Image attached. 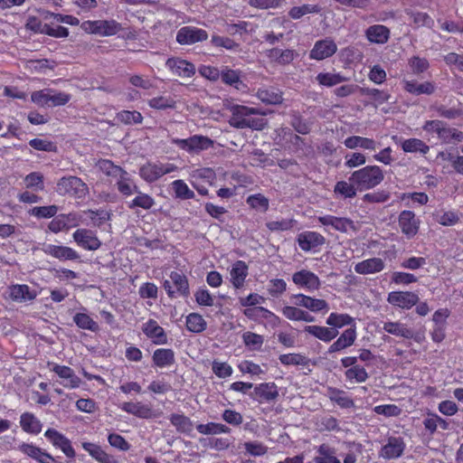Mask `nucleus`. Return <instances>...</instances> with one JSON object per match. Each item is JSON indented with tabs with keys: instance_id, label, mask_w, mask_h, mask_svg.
Segmentation results:
<instances>
[{
	"instance_id": "f257e3e1",
	"label": "nucleus",
	"mask_w": 463,
	"mask_h": 463,
	"mask_svg": "<svg viewBox=\"0 0 463 463\" xmlns=\"http://www.w3.org/2000/svg\"><path fill=\"white\" fill-rule=\"evenodd\" d=\"M227 109L231 112L228 123L234 128L262 130L267 126V120L265 118L253 117L260 114L256 108L232 104Z\"/></svg>"
},
{
	"instance_id": "f03ea898",
	"label": "nucleus",
	"mask_w": 463,
	"mask_h": 463,
	"mask_svg": "<svg viewBox=\"0 0 463 463\" xmlns=\"http://www.w3.org/2000/svg\"><path fill=\"white\" fill-rule=\"evenodd\" d=\"M384 179L383 170L379 165H366L354 171L349 181L354 183L359 192L371 190L378 186Z\"/></svg>"
},
{
	"instance_id": "7ed1b4c3",
	"label": "nucleus",
	"mask_w": 463,
	"mask_h": 463,
	"mask_svg": "<svg viewBox=\"0 0 463 463\" xmlns=\"http://www.w3.org/2000/svg\"><path fill=\"white\" fill-rule=\"evenodd\" d=\"M80 29L89 34L109 37L118 34L123 30L120 23L110 20H87L80 24Z\"/></svg>"
},
{
	"instance_id": "20e7f679",
	"label": "nucleus",
	"mask_w": 463,
	"mask_h": 463,
	"mask_svg": "<svg viewBox=\"0 0 463 463\" xmlns=\"http://www.w3.org/2000/svg\"><path fill=\"white\" fill-rule=\"evenodd\" d=\"M423 130L429 134H435L444 144H449L453 140L462 141L463 140V132L448 127V125L439 119L434 120H427L423 127Z\"/></svg>"
},
{
	"instance_id": "39448f33",
	"label": "nucleus",
	"mask_w": 463,
	"mask_h": 463,
	"mask_svg": "<svg viewBox=\"0 0 463 463\" xmlns=\"http://www.w3.org/2000/svg\"><path fill=\"white\" fill-rule=\"evenodd\" d=\"M178 167L172 163H162L160 161H148L139 168L140 177L146 183H155L162 176L175 172Z\"/></svg>"
},
{
	"instance_id": "423d86ee",
	"label": "nucleus",
	"mask_w": 463,
	"mask_h": 463,
	"mask_svg": "<svg viewBox=\"0 0 463 463\" xmlns=\"http://www.w3.org/2000/svg\"><path fill=\"white\" fill-rule=\"evenodd\" d=\"M172 144L188 154H199L213 146L214 141L207 136L193 135L188 138H173Z\"/></svg>"
},
{
	"instance_id": "0eeeda50",
	"label": "nucleus",
	"mask_w": 463,
	"mask_h": 463,
	"mask_svg": "<svg viewBox=\"0 0 463 463\" xmlns=\"http://www.w3.org/2000/svg\"><path fill=\"white\" fill-rule=\"evenodd\" d=\"M169 278L170 279H165L163 282V288L170 298H186L189 296V281L184 273L171 271Z\"/></svg>"
},
{
	"instance_id": "6e6552de",
	"label": "nucleus",
	"mask_w": 463,
	"mask_h": 463,
	"mask_svg": "<svg viewBox=\"0 0 463 463\" xmlns=\"http://www.w3.org/2000/svg\"><path fill=\"white\" fill-rule=\"evenodd\" d=\"M56 192L61 195L69 194L76 198H82L88 193V186L78 176H63L57 182Z\"/></svg>"
},
{
	"instance_id": "1a4fd4ad",
	"label": "nucleus",
	"mask_w": 463,
	"mask_h": 463,
	"mask_svg": "<svg viewBox=\"0 0 463 463\" xmlns=\"http://www.w3.org/2000/svg\"><path fill=\"white\" fill-rule=\"evenodd\" d=\"M317 222L325 227V231L328 232L326 228L330 227L335 232L341 233L356 232L358 227L356 226L354 220L349 217H340L331 214H325L317 217Z\"/></svg>"
},
{
	"instance_id": "9d476101",
	"label": "nucleus",
	"mask_w": 463,
	"mask_h": 463,
	"mask_svg": "<svg viewBox=\"0 0 463 463\" xmlns=\"http://www.w3.org/2000/svg\"><path fill=\"white\" fill-rule=\"evenodd\" d=\"M208 36L204 29L187 25L177 31L175 40L181 45H193L206 41Z\"/></svg>"
},
{
	"instance_id": "9b49d317",
	"label": "nucleus",
	"mask_w": 463,
	"mask_h": 463,
	"mask_svg": "<svg viewBox=\"0 0 463 463\" xmlns=\"http://www.w3.org/2000/svg\"><path fill=\"white\" fill-rule=\"evenodd\" d=\"M72 238L79 247L86 250L94 251L99 250L101 246V241L97 236V232L90 229H77L72 233Z\"/></svg>"
},
{
	"instance_id": "f8f14e48",
	"label": "nucleus",
	"mask_w": 463,
	"mask_h": 463,
	"mask_svg": "<svg viewBox=\"0 0 463 463\" xmlns=\"http://www.w3.org/2000/svg\"><path fill=\"white\" fill-rule=\"evenodd\" d=\"M44 437L55 449H61L67 458H75L76 453L71 441L61 432L53 428H49L45 430Z\"/></svg>"
},
{
	"instance_id": "ddd939ff",
	"label": "nucleus",
	"mask_w": 463,
	"mask_h": 463,
	"mask_svg": "<svg viewBox=\"0 0 463 463\" xmlns=\"http://www.w3.org/2000/svg\"><path fill=\"white\" fill-rule=\"evenodd\" d=\"M398 224L402 233L410 240L419 232L420 221L412 211L403 210L398 216Z\"/></svg>"
},
{
	"instance_id": "4468645a",
	"label": "nucleus",
	"mask_w": 463,
	"mask_h": 463,
	"mask_svg": "<svg viewBox=\"0 0 463 463\" xmlns=\"http://www.w3.org/2000/svg\"><path fill=\"white\" fill-rule=\"evenodd\" d=\"M292 281L298 288H304L309 292L318 290L321 287L318 276L305 269L293 273Z\"/></svg>"
},
{
	"instance_id": "2eb2a0df",
	"label": "nucleus",
	"mask_w": 463,
	"mask_h": 463,
	"mask_svg": "<svg viewBox=\"0 0 463 463\" xmlns=\"http://www.w3.org/2000/svg\"><path fill=\"white\" fill-rule=\"evenodd\" d=\"M387 301L392 307L409 310L417 305L420 298L412 291H392L387 296Z\"/></svg>"
},
{
	"instance_id": "dca6fc26",
	"label": "nucleus",
	"mask_w": 463,
	"mask_h": 463,
	"mask_svg": "<svg viewBox=\"0 0 463 463\" xmlns=\"http://www.w3.org/2000/svg\"><path fill=\"white\" fill-rule=\"evenodd\" d=\"M43 251L46 255L58 259L61 261H80V253L69 246L45 244L43 247Z\"/></svg>"
},
{
	"instance_id": "f3484780",
	"label": "nucleus",
	"mask_w": 463,
	"mask_h": 463,
	"mask_svg": "<svg viewBox=\"0 0 463 463\" xmlns=\"http://www.w3.org/2000/svg\"><path fill=\"white\" fill-rule=\"evenodd\" d=\"M336 52L337 45L335 41L330 37H326L315 43L309 52V59L323 61L332 57Z\"/></svg>"
},
{
	"instance_id": "a211bd4d",
	"label": "nucleus",
	"mask_w": 463,
	"mask_h": 463,
	"mask_svg": "<svg viewBox=\"0 0 463 463\" xmlns=\"http://www.w3.org/2000/svg\"><path fill=\"white\" fill-rule=\"evenodd\" d=\"M406 448L404 439L401 436H389L386 443L381 448L380 456L384 459L400 458Z\"/></svg>"
},
{
	"instance_id": "6ab92c4d",
	"label": "nucleus",
	"mask_w": 463,
	"mask_h": 463,
	"mask_svg": "<svg viewBox=\"0 0 463 463\" xmlns=\"http://www.w3.org/2000/svg\"><path fill=\"white\" fill-rule=\"evenodd\" d=\"M165 67L175 75L181 78H191L196 69L193 62L179 57H170L165 61Z\"/></svg>"
},
{
	"instance_id": "aec40b11",
	"label": "nucleus",
	"mask_w": 463,
	"mask_h": 463,
	"mask_svg": "<svg viewBox=\"0 0 463 463\" xmlns=\"http://www.w3.org/2000/svg\"><path fill=\"white\" fill-rule=\"evenodd\" d=\"M142 331L154 345H162L168 343L166 332L155 319L149 318L142 325Z\"/></svg>"
},
{
	"instance_id": "412c9836",
	"label": "nucleus",
	"mask_w": 463,
	"mask_h": 463,
	"mask_svg": "<svg viewBox=\"0 0 463 463\" xmlns=\"http://www.w3.org/2000/svg\"><path fill=\"white\" fill-rule=\"evenodd\" d=\"M295 305L307 308L314 313H326L329 310L328 303L322 298H316L302 293L295 294Z\"/></svg>"
},
{
	"instance_id": "4be33fe9",
	"label": "nucleus",
	"mask_w": 463,
	"mask_h": 463,
	"mask_svg": "<svg viewBox=\"0 0 463 463\" xmlns=\"http://www.w3.org/2000/svg\"><path fill=\"white\" fill-rule=\"evenodd\" d=\"M250 396L259 403L269 402L278 398V387L273 382L259 383L254 387Z\"/></svg>"
},
{
	"instance_id": "5701e85b",
	"label": "nucleus",
	"mask_w": 463,
	"mask_h": 463,
	"mask_svg": "<svg viewBox=\"0 0 463 463\" xmlns=\"http://www.w3.org/2000/svg\"><path fill=\"white\" fill-rule=\"evenodd\" d=\"M48 365L52 366L51 371L55 373L61 379H63L61 383L65 388L75 389L80 387L81 381L75 374L72 368L56 363H48Z\"/></svg>"
},
{
	"instance_id": "b1692460",
	"label": "nucleus",
	"mask_w": 463,
	"mask_h": 463,
	"mask_svg": "<svg viewBox=\"0 0 463 463\" xmlns=\"http://www.w3.org/2000/svg\"><path fill=\"white\" fill-rule=\"evenodd\" d=\"M229 274V280L232 288L241 289L244 288L246 279L249 276V266L243 260H236L232 263Z\"/></svg>"
},
{
	"instance_id": "393cba45",
	"label": "nucleus",
	"mask_w": 463,
	"mask_h": 463,
	"mask_svg": "<svg viewBox=\"0 0 463 463\" xmlns=\"http://www.w3.org/2000/svg\"><path fill=\"white\" fill-rule=\"evenodd\" d=\"M243 314L255 322L265 320L272 326H277L280 322V318L275 313L261 306L245 308Z\"/></svg>"
},
{
	"instance_id": "a878e982",
	"label": "nucleus",
	"mask_w": 463,
	"mask_h": 463,
	"mask_svg": "<svg viewBox=\"0 0 463 463\" xmlns=\"http://www.w3.org/2000/svg\"><path fill=\"white\" fill-rule=\"evenodd\" d=\"M357 338L356 326H353V328H346L337 339L330 345L327 353L334 354L339 353L343 350L352 346Z\"/></svg>"
},
{
	"instance_id": "bb28decb",
	"label": "nucleus",
	"mask_w": 463,
	"mask_h": 463,
	"mask_svg": "<svg viewBox=\"0 0 463 463\" xmlns=\"http://www.w3.org/2000/svg\"><path fill=\"white\" fill-rule=\"evenodd\" d=\"M299 248L304 251H310L326 242L325 237L317 232H303L297 237Z\"/></svg>"
},
{
	"instance_id": "cd10ccee",
	"label": "nucleus",
	"mask_w": 463,
	"mask_h": 463,
	"mask_svg": "<svg viewBox=\"0 0 463 463\" xmlns=\"http://www.w3.org/2000/svg\"><path fill=\"white\" fill-rule=\"evenodd\" d=\"M120 408L123 411L140 419L148 420L156 416L152 406L142 403L141 402H126L121 404Z\"/></svg>"
},
{
	"instance_id": "c85d7f7f",
	"label": "nucleus",
	"mask_w": 463,
	"mask_h": 463,
	"mask_svg": "<svg viewBox=\"0 0 463 463\" xmlns=\"http://www.w3.org/2000/svg\"><path fill=\"white\" fill-rule=\"evenodd\" d=\"M326 396L334 404L341 409H351L354 407V402L347 392L342 389L327 386Z\"/></svg>"
},
{
	"instance_id": "c756f323",
	"label": "nucleus",
	"mask_w": 463,
	"mask_h": 463,
	"mask_svg": "<svg viewBox=\"0 0 463 463\" xmlns=\"http://www.w3.org/2000/svg\"><path fill=\"white\" fill-rule=\"evenodd\" d=\"M402 83L403 90L406 92L415 96H419L421 94L431 95L436 90V86L431 81H424L422 83H419L415 80H403Z\"/></svg>"
},
{
	"instance_id": "7c9ffc66",
	"label": "nucleus",
	"mask_w": 463,
	"mask_h": 463,
	"mask_svg": "<svg viewBox=\"0 0 463 463\" xmlns=\"http://www.w3.org/2000/svg\"><path fill=\"white\" fill-rule=\"evenodd\" d=\"M391 35L390 29L383 24H374L365 30V37L372 43L384 44Z\"/></svg>"
},
{
	"instance_id": "2f4dec72",
	"label": "nucleus",
	"mask_w": 463,
	"mask_h": 463,
	"mask_svg": "<svg viewBox=\"0 0 463 463\" xmlns=\"http://www.w3.org/2000/svg\"><path fill=\"white\" fill-rule=\"evenodd\" d=\"M303 331L325 343L331 342L339 335L338 330L331 329L329 326H306Z\"/></svg>"
},
{
	"instance_id": "473e14b6",
	"label": "nucleus",
	"mask_w": 463,
	"mask_h": 463,
	"mask_svg": "<svg viewBox=\"0 0 463 463\" xmlns=\"http://www.w3.org/2000/svg\"><path fill=\"white\" fill-rule=\"evenodd\" d=\"M385 268L384 261L380 258H371L362 260L354 265L357 274L368 275L381 272Z\"/></svg>"
},
{
	"instance_id": "72a5a7b5",
	"label": "nucleus",
	"mask_w": 463,
	"mask_h": 463,
	"mask_svg": "<svg viewBox=\"0 0 463 463\" xmlns=\"http://www.w3.org/2000/svg\"><path fill=\"white\" fill-rule=\"evenodd\" d=\"M152 362L157 368L170 367L175 363V354L171 348L156 349L152 354Z\"/></svg>"
},
{
	"instance_id": "f704fd0d",
	"label": "nucleus",
	"mask_w": 463,
	"mask_h": 463,
	"mask_svg": "<svg viewBox=\"0 0 463 463\" xmlns=\"http://www.w3.org/2000/svg\"><path fill=\"white\" fill-rule=\"evenodd\" d=\"M221 80L225 85L237 90H241L246 88V85L241 80V71L240 70H233L229 66H224L221 71Z\"/></svg>"
},
{
	"instance_id": "c9c22d12",
	"label": "nucleus",
	"mask_w": 463,
	"mask_h": 463,
	"mask_svg": "<svg viewBox=\"0 0 463 463\" xmlns=\"http://www.w3.org/2000/svg\"><path fill=\"white\" fill-rule=\"evenodd\" d=\"M256 97L263 103L268 105H279L283 101V92L275 87L260 88Z\"/></svg>"
},
{
	"instance_id": "e433bc0d",
	"label": "nucleus",
	"mask_w": 463,
	"mask_h": 463,
	"mask_svg": "<svg viewBox=\"0 0 463 463\" xmlns=\"http://www.w3.org/2000/svg\"><path fill=\"white\" fill-rule=\"evenodd\" d=\"M281 314L290 321H303L307 323L314 322L315 317L308 311L301 309L298 306H284L281 308Z\"/></svg>"
},
{
	"instance_id": "4c0bfd02",
	"label": "nucleus",
	"mask_w": 463,
	"mask_h": 463,
	"mask_svg": "<svg viewBox=\"0 0 463 463\" xmlns=\"http://www.w3.org/2000/svg\"><path fill=\"white\" fill-rule=\"evenodd\" d=\"M326 323L331 327V329L335 330L343 328L344 326L353 328V326H356L354 318L347 313L332 312L327 317Z\"/></svg>"
},
{
	"instance_id": "58836bf2",
	"label": "nucleus",
	"mask_w": 463,
	"mask_h": 463,
	"mask_svg": "<svg viewBox=\"0 0 463 463\" xmlns=\"http://www.w3.org/2000/svg\"><path fill=\"white\" fill-rule=\"evenodd\" d=\"M344 145L349 149L362 148L364 150L374 151L378 143L369 137L360 136H351L345 139Z\"/></svg>"
},
{
	"instance_id": "ea45409f",
	"label": "nucleus",
	"mask_w": 463,
	"mask_h": 463,
	"mask_svg": "<svg viewBox=\"0 0 463 463\" xmlns=\"http://www.w3.org/2000/svg\"><path fill=\"white\" fill-rule=\"evenodd\" d=\"M117 177L118 179L116 185L123 196L128 197L137 193L138 186L135 184L133 179L125 169Z\"/></svg>"
},
{
	"instance_id": "a19ab883",
	"label": "nucleus",
	"mask_w": 463,
	"mask_h": 463,
	"mask_svg": "<svg viewBox=\"0 0 463 463\" xmlns=\"http://www.w3.org/2000/svg\"><path fill=\"white\" fill-rule=\"evenodd\" d=\"M315 463H341L336 457V449L327 443H323L317 448Z\"/></svg>"
},
{
	"instance_id": "79ce46f5",
	"label": "nucleus",
	"mask_w": 463,
	"mask_h": 463,
	"mask_svg": "<svg viewBox=\"0 0 463 463\" xmlns=\"http://www.w3.org/2000/svg\"><path fill=\"white\" fill-rule=\"evenodd\" d=\"M22 430L30 434L37 435L42 431L43 424L32 412H24L20 417Z\"/></svg>"
},
{
	"instance_id": "37998d69",
	"label": "nucleus",
	"mask_w": 463,
	"mask_h": 463,
	"mask_svg": "<svg viewBox=\"0 0 463 463\" xmlns=\"http://www.w3.org/2000/svg\"><path fill=\"white\" fill-rule=\"evenodd\" d=\"M82 449L99 463H115L114 458L107 453L99 445L83 442Z\"/></svg>"
},
{
	"instance_id": "c03bdc74",
	"label": "nucleus",
	"mask_w": 463,
	"mask_h": 463,
	"mask_svg": "<svg viewBox=\"0 0 463 463\" xmlns=\"http://www.w3.org/2000/svg\"><path fill=\"white\" fill-rule=\"evenodd\" d=\"M169 420L177 432L189 435L194 430L192 420L184 414L172 413L169 417Z\"/></svg>"
},
{
	"instance_id": "a18cd8bd",
	"label": "nucleus",
	"mask_w": 463,
	"mask_h": 463,
	"mask_svg": "<svg viewBox=\"0 0 463 463\" xmlns=\"http://www.w3.org/2000/svg\"><path fill=\"white\" fill-rule=\"evenodd\" d=\"M297 52L294 50L286 49L281 50L279 48H272L269 51L268 57L280 65H288L291 63L297 57Z\"/></svg>"
},
{
	"instance_id": "49530a36",
	"label": "nucleus",
	"mask_w": 463,
	"mask_h": 463,
	"mask_svg": "<svg viewBox=\"0 0 463 463\" xmlns=\"http://www.w3.org/2000/svg\"><path fill=\"white\" fill-rule=\"evenodd\" d=\"M9 298L17 302L32 300L35 295L30 291L29 286L25 284H15L8 288Z\"/></svg>"
},
{
	"instance_id": "de8ad7c7",
	"label": "nucleus",
	"mask_w": 463,
	"mask_h": 463,
	"mask_svg": "<svg viewBox=\"0 0 463 463\" xmlns=\"http://www.w3.org/2000/svg\"><path fill=\"white\" fill-rule=\"evenodd\" d=\"M359 191L357 185L346 181H337L334 186V193L336 196H340L343 199H353L356 196Z\"/></svg>"
},
{
	"instance_id": "09e8293b",
	"label": "nucleus",
	"mask_w": 463,
	"mask_h": 463,
	"mask_svg": "<svg viewBox=\"0 0 463 463\" xmlns=\"http://www.w3.org/2000/svg\"><path fill=\"white\" fill-rule=\"evenodd\" d=\"M383 330L391 335L401 336L407 339L413 338V331L401 322L388 321L383 324Z\"/></svg>"
},
{
	"instance_id": "8fccbe9b",
	"label": "nucleus",
	"mask_w": 463,
	"mask_h": 463,
	"mask_svg": "<svg viewBox=\"0 0 463 463\" xmlns=\"http://www.w3.org/2000/svg\"><path fill=\"white\" fill-rule=\"evenodd\" d=\"M185 327L191 333L200 334L206 329L207 322L202 315L193 312L186 316Z\"/></svg>"
},
{
	"instance_id": "3c124183",
	"label": "nucleus",
	"mask_w": 463,
	"mask_h": 463,
	"mask_svg": "<svg viewBox=\"0 0 463 463\" xmlns=\"http://www.w3.org/2000/svg\"><path fill=\"white\" fill-rule=\"evenodd\" d=\"M317 430L319 432L341 430L339 420L332 415H325L317 418L315 421Z\"/></svg>"
},
{
	"instance_id": "603ef678",
	"label": "nucleus",
	"mask_w": 463,
	"mask_h": 463,
	"mask_svg": "<svg viewBox=\"0 0 463 463\" xmlns=\"http://www.w3.org/2000/svg\"><path fill=\"white\" fill-rule=\"evenodd\" d=\"M405 14L410 17L411 24L416 28L422 26L430 28L434 24L433 19L427 13L406 9Z\"/></svg>"
},
{
	"instance_id": "864d4df0",
	"label": "nucleus",
	"mask_w": 463,
	"mask_h": 463,
	"mask_svg": "<svg viewBox=\"0 0 463 463\" xmlns=\"http://www.w3.org/2000/svg\"><path fill=\"white\" fill-rule=\"evenodd\" d=\"M401 146L405 153H420L421 155H427L430 151V146L425 142L415 137L403 140Z\"/></svg>"
},
{
	"instance_id": "5fc2aeb1",
	"label": "nucleus",
	"mask_w": 463,
	"mask_h": 463,
	"mask_svg": "<svg viewBox=\"0 0 463 463\" xmlns=\"http://www.w3.org/2000/svg\"><path fill=\"white\" fill-rule=\"evenodd\" d=\"M249 207L258 213H265L269 208V200L262 194H250L246 198Z\"/></svg>"
},
{
	"instance_id": "6e6d98bb",
	"label": "nucleus",
	"mask_w": 463,
	"mask_h": 463,
	"mask_svg": "<svg viewBox=\"0 0 463 463\" xmlns=\"http://www.w3.org/2000/svg\"><path fill=\"white\" fill-rule=\"evenodd\" d=\"M317 82L323 87H334L347 80L341 73L319 72L316 76Z\"/></svg>"
},
{
	"instance_id": "4d7b16f0",
	"label": "nucleus",
	"mask_w": 463,
	"mask_h": 463,
	"mask_svg": "<svg viewBox=\"0 0 463 463\" xmlns=\"http://www.w3.org/2000/svg\"><path fill=\"white\" fill-rule=\"evenodd\" d=\"M135 198L128 203L129 209L141 208L144 210H150L155 205V199L148 194H145L137 189Z\"/></svg>"
},
{
	"instance_id": "13d9d810",
	"label": "nucleus",
	"mask_w": 463,
	"mask_h": 463,
	"mask_svg": "<svg viewBox=\"0 0 463 463\" xmlns=\"http://www.w3.org/2000/svg\"><path fill=\"white\" fill-rule=\"evenodd\" d=\"M196 430L200 434L203 435H217L222 433H230L231 429L222 424L217 422H208L206 424L200 423L196 425Z\"/></svg>"
},
{
	"instance_id": "bf43d9fd",
	"label": "nucleus",
	"mask_w": 463,
	"mask_h": 463,
	"mask_svg": "<svg viewBox=\"0 0 463 463\" xmlns=\"http://www.w3.org/2000/svg\"><path fill=\"white\" fill-rule=\"evenodd\" d=\"M73 322L80 329L89 330L91 332H97L99 329V324L94 321L93 318L87 313H76L73 316Z\"/></svg>"
},
{
	"instance_id": "052dcab7",
	"label": "nucleus",
	"mask_w": 463,
	"mask_h": 463,
	"mask_svg": "<svg viewBox=\"0 0 463 463\" xmlns=\"http://www.w3.org/2000/svg\"><path fill=\"white\" fill-rule=\"evenodd\" d=\"M321 7L318 5L304 4L299 6H293L288 11V16L291 19L298 20L306 14H319Z\"/></svg>"
},
{
	"instance_id": "680f3d73",
	"label": "nucleus",
	"mask_w": 463,
	"mask_h": 463,
	"mask_svg": "<svg viewBox=\"0 0 463 463\" xmlns=\"http://www.w3.org/2000/svg\"><path fill=\"white\" fill-rule=\"evenodd\" d=\"M279 362L283 365H301V366H308L310 364V359L302 354H284L279 356Z\"/></svg>"
},
{
	"instance_id": "e2e57ef3",
	"label": "nucleus",
	"mask_w": 463,
	"mask_h": 463,
	"mask_svg": "<svg viewBox=\"0 0 463 463\" xmlns=\"http://www.w3.org/2000/svg\"><path fill=\"white\" fill-rule=\"evenodd\" d=\"M287 291V282L283 279H271L267 285V294L269 298H279Z\"/></svg>"
},
{
	"instance_id": "0e129e2a",
	"label": "nucleus",
	"mask_w": 463,
	"mask_h": 463,
	"mask_svg": "<svg viewBox=\"0 0 463 463\" xmlns=\"http://www.w3.org/2000/svg\"><path fill=\"white\" fill-rule=\"evenodd\" d=\"M171 186L174 190L175 196L178 199L189 200L195 196L194 191L191 190L187 184L182 179L173 181Z\"/></svg>"
},
{
	"instance_id": "69168bd1",
	"label": "nucleus",
	"mask_w": 463,
	"mask_h": 463,
	"mask_svg": "<svg viewBox=\"0 0 463 463\" xmlns=\"http://www.w3.org/2000/svg\"><path fill=\"white\" fill-rule=\"evenodd\" d=\"M116 118L125 125L141 124L143 116L137 110H121L116 114Z\"/></svg>"
},
{
	"instance_id": "338daca9",
	"label": "nucleus",
	"mask_w": 463,
	"mask_h": 463,
	"mask_svg": "<svg viewBox=\"0 0 463 463\" xmlns=\"http://www.w3.org/2000/svg\"><path fill=\"white\" fill-rule=\"evenodd\" d=\"M25 187L34 191L44 190V176L40 172H32L24 178Z\"/></svg>"
},
{
	"instance_id": "774afa93",
	"label": "nucleus",
	"mask_w": 463,
	"mask_h": 463,
	"mask_svg": "<svg viewBox=\"0 0 463 463\" xmlns=\"http://www.w3.org/2000/svg\"><path fill=\"white\" fill-rule=\"evenodd\" d=\"M345 379L358 383H364L368 379V373L362 365L356 364L345 372Z\"/></svg>"
}]
</instances>
